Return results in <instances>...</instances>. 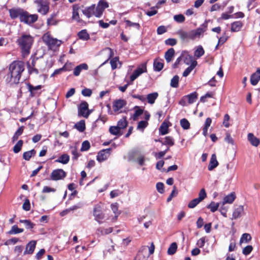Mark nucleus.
I'll return each instance as SVG.
<instances>
[{
	"instance_id": "ddd939ff",
	"label": "nucleus",
	"mask_w": 260,
	"mask_h": 260,
	"mask_svg": "<svg viewBox=\"0 0 260 260\" xmlns=\"http://www.w3.org/2000/svg\"><path fill=\"white\" fill-rule=\"evenodd\" d=\"M111 148H108L101 150L98 153L96 156L97 160L100 162L106 160L109 157L111 154Z\"/></svg>"
},
{
	"instance_id": "f8f14e48",
	"label": "nucleus",
	"mask_w": 260,
	"mask_h": 260,
	"mask_svg": "<svg viewBox=\"0 0 260 260\" xmlns=\"http://www.w3.org/2000/svg\"><path fill=\"white\" fill-rule=\"evenodd\" d=\"M24 12L23 9L19 8H14L9 10L10 16L12 19L19 17L20 20H21V16L23 15Z\"/></svg>"
},
{
	"instance_id": "473e14b6",
	"label": "nucleus",
	"mask_w": 260,
	"mask_h": 260,
	"mask_svg": "<svg viewBox=\"0 0 260 260\" xmlns=\"http://www.w3.org/2000/svg\"><path fill=\"white\" fill-rule=\"evenodd\" d=\"M121 129L118 127V126H111L110 127L109 131V133L115 136H120L121 135L120 133Z\"/></svg>"
},
{
	"instance_id": "4d7b16f0",
	"label": "nucleus",
	"mask_w": 260,
	"mask_h": 260,
	"mask_svg": "<svg viewBox=\"0 0 260 260\" xmlns=\"http://www.w3.org/2000/svg\"><path fill=\"white\" fill-rule=\"evenodd\" d=\"M111 209L114 212V213L116 215L115 217L117 218L118 215L120 214V212L118 211V205L117 203H114L111 205Z\"/></svg>"
},
{
	"instance_id": "13d9d810",
	"label": "nucleus",
	"mask_w": 260,
	"mask_h": 260,
	"mask_svg": "<svg viewBox=\"0 0 260 260\" xmlns=\"http://www.w3.org/2000/svg\"><path fill=\"white\" fill-rule=\"evenodd\" d=\"M125 22L126 23V26L134 27L136 28L137 29H139V28H140V24L138 23L132 22L128 20H125Z\"/></svg>"
},
{
	"instance_id": "de8ad7c7",
	"label": "nucleus",
	"mask_w": 260,
	"mask_h": 260,
	"mask_svg": "<svg viewBox=\"0 0 260 260\" xmlns=\"http://www.w3.org/2000/svg\"><path fill=\"white\" fill-rule=\"evenodd\" d=\"M219 206V203H215L214 202H211V203L208 205L207 207L208 209H209L211 212H214L217 210Z\"/></svg>"
},
{
	"instance_id": "f03ea898",
	"label": "nucleus",
	"mask_w": 260,
	"mask_h": 260,
	"mask_svg": "<svg viewBox=\"0 0 260 260\" xmlns=\"http://www.w3.org/2000/svg\"><path fill=\"white\" fill-rule=\"evenodd\" d=\"M108 4L105 0H101L96 7L95 5H92L82 10V12L88 18L92 16L100 18L105 9L108 8Z\"/></svg>"
},
{
	"instance_id": "cd10ccee",
	"label": "nucleus",
	"mask_w": 260,
	"mask_h": 260,
	"mask_svg": "<svg viewBox=\"0 0 260 260\" xmlns=\"http://www.w3.org/2000/svg\"><path fill=\"white\" fill-rule=\"evenodd\" d=\"M135 161H137L140 166L144 165L145 158L144 156L137 153H136V156H131Z\"/></svg>"
},
{
	"instance_id": "680f3d73",
	"label": "nucleus",
	"mask_w": 260,
	"mask_h": 260,
	"mask_svg": "<svg viewBox=\"0 0 260 260\" xmlns=\"http://www.w3.org/2000/svg\"><path fill=\"white\" fill-rule=\"evenodd\" d=\"M90 143L88 141H84L82 144L81 151H85L88 150L90 148Z\"/></svg>"
},
{
	"instance_id": "412c9836",
	"label": "nucleus",
	"mask_w": 260,
	"mask_h": 260,
	"mask_svg": "<svg viewBox=\"0 0 260 260\" xmlns=\"http://www.w3.org/2000/svg\"><path fill=\"white\" fill-rule=\"evenodd\" d=\"M247 139L252 145L255 147H257L259 145L260 143L259 140L255 137L253 134L249 133L248 134Z\"/></svg>"
},
{
	"instance_id": "6ab92c4d",
	"label": "nucleus",
	"mask_w": 260,
	"mask_h": 260,
	"mask_svg": "<svg viewBox=\"0 0 260 260\" xmlns=\"http://www.w3.org/2000/svg\"><path fill=\"white\" fill-rule=\"evenodd\" d=\"M260 80V69L257 70L256 72L252 74L250 78V82L252 85H255Z\"/></svg>"
},
{
	"instance_id": "a19ab883",
	"label": "nucleus",
	"mask_w": 260,
	"mask_h": 260,
	"mask_svg": "<svg viewBox=\"0 0 260 260\" xmlns=\"http://www.w3.org/2000/svg\"><path fill=\"white\" fill-rule=\"evenodd\" d=\"M162 144L172 146L174 145V140L170 136L166 137L164 141L162 142Z\"/></svg>"
},
{
	"instance_id": "ea45409f",
	"label": "nucleus",
	"mask_w": 260,
	"mask_h": 260,
	"mask_svg": "<svg viewBox=\"0 0 260 260\" xmlns=\"http://www.w3.org/2000/svg\"><path fill=\"white\" fill-rule=\"evenodd\" d=\"M168 124L166 122H163L159 127V131L161 135H165L168 133Z\"/></svg>"
},
{
	"instance_id": "2eb2a0df",
	"label": "nucleus",
	"mask_w": 260,
	"mask_h": 260,
	"mask_svg": "<svg viewBox=\"0 0 260 260\" xmlns=\"http://www.w3.org/2000/svg\"><path fill=\"white\" fill-rule=\"evenodd\" d=\"M126 105V102L124 100H117L113 102V109L114 112H117L121 110Z\"/></svg>"
},
{
	"instance_id": "e2e57ef3",
	"label": "nucleus",
	"mask_w": 260,
	"mask_h": 260,
	"mask_svg": "<svg viewBox=\"0 0 260 260\" xmlns=\"http://www.w3.org/2000/svg\"><path fill=\"white\" fill-rule=\"evenodd\" d=\"M174 20L179 23L183 22L185 20L184 16L182 14L176 15L174 16Z\"/></svg>"
},
{
	"instance_id": "c85d7f7f",
	"label": "nucleus",
	"mask_w": 260,
	"mask_h": 260,
	"mask_svg": "<svg viewBox=\"0 0 260 260\" xmlns=\"http://www.w3.org/2000/svg\"><path fill=\"white\" fill-rule=\"evenodd\" d=\"M175 53V50L173 48H170L165 53V57L167 62H170L173 57Z\"/></svg>"
},
{
	"instance_id": "864d4df0",
	"label": "nucleus",
	"mask_w": 260,
	"mask_h": 260,
	"mask_svg": "<svg viewBox=\"0 0 260 260\" xmlns=\"http://www.w3.org/2000/svg\"><path fill=\"white\" fill-rule=\"evenodd\" d=\"M135 108H137V110L135 111L133 115L134 120H137L138 117L140 116L143 112V110L140 109L139 107L136 106Z\"/></svg>"
},
{
	"instance_id": "a878e982",
	"label": "nucleus",
	"mask_w": 260,
	"mask_h": 260,
	"mask_svg": "<svg viewBox=\"0 0 260 260\" xmlns=\"http://www.w3.org/2000/svg\"><path fill=\"white\" fill-rule=\"evenodd\" d=\"M56 16V14L53 13L52 14L50 17L48 18L47 20V26H51V25H56L59 21L55 19Z\"/></svg>"
},
{
	"instance_id": "b1692460",
	"label": "nucleus",
	"mask_w": 260,
	"mask_h": 260,
	"mask_svg": "<svg viewBox=\"0 0 260 260\" xmlns=\"http://www.w3.org/2000/svg\"><path fill=\"white\" fill-rule=\"evenodd\" d=\"M78 10L79 7L78 6H73L72 18L78 23H82L83 21L80 18Z\"/></svg>"
},
{
	"instance_id": "7ed1b4c3",
	"label": "nucleus",
	"mask_w": 260,
	"mask_h": 260,
	"mask_svg": "<svg viewBox=\"0 0 260 260\" xmlns=\"http://www.w3.org/2000/svg\"><path fill=\"white\" fill-rule=\"evenodd\" d=\"M17 42L21 49L23 57H25L30 53L33 38L29 35H23L17 39Z\"/></svg>"
},
{
	"instance_id": "0eeeda50",
	"label": "nucleus",
	"mask_w": 260,
	"mask_h": 260,
	"mask_svg": "<svg viewBox=\"0 0 260 260\" xmlns=\"http://www.w3.org/2000/svg\"><path fill=\"white\" fill-rule=\"evenodd\" d=\"M208 22L206 21L200 27L190 30L192 40L200 38L203 33L207 30Z\"/></svg>"
},
{
	"instance_id": "4c0bfd02",
	"label": "nucleus",
	"mask_w": 260,
	"mask_h": 260,
	"mask_svg": "<svg viewBox=\"0 0 260 260\" xmlns=\"http://www.w3.org/2000/svg\"><path fill=\"white\" fill-rule=\"evenodd\" d=\"M205 51L203 47L201 45L197 47L196 50L194 53V56L199 58L204 54Z\"/></svg>"
},
{
	"instance_id": "338daca9",
	"label": "nucleus",
	"mask_w": 260,
	"mask_h": 260,
	"mask_svg": "<svg viewBox=\"0 0 260 260\" xmlns=\"http://www.w3.org/2000/svg\"><path fill=\"white\" fill-rule=\"evenodd\" d=\"M252 249V246H247L243 249L242 252L244 255H248L251 252Z\"/></svg>"
},
{
	"instance_id": "37998d69",
	"label": "nucleus",
	"mask_w": 260,
	"mask_h": 260,
	"mask_svg": "<svg viewBox=\"0 0 260 260\" xmlns=\"http://www.w3.org/2000/svg\"><path fill=\"white\" fill-rule=\"evenodd\" d=\"M36 151L32 149L30 151L25 152L23 154V158L26 160H29L32 156L35 155Z\"/></svg>"
},
{
	"instance_id": "69168bd1",
	"label": "nucleus",
	"mask_w": 260,
	"mask_h": 260,
	"mask_svg": "<svg viewBox=\"0 0 260 260\" xmlns=\"http://www.w3.org/2000/svg\"><path fill=\"white\" fill-rule=\"evenodd\" d=\"M165 43L167 45L174 46L177 44V40L175 39L169 38L165 41Z\"/></svg>"
},
{
	"instance_id": "5fc2aeb1",
	"label": "nucleus",
	"mask_w": 260,
	"mask_h": 260,
	"mask_svg": "<svg viewBox=\"0 0 260 260\" xmlns=\"http://www.w3.org/2000/svg\"><path fill=\"white\" fill-rule=\"evenodd\" d=\"M207 197V193L204 188L201 189L199 193V197L197 198L200 202L203 201Z\"/></svg>"
},
{
	"instance_id": "f3484780",
	"label": "nucleus",
	"mask_w": 260,
	"mask_h": 260,
	"mask_svg": "<svg viewBox=\"0 0 260 260\" xmlns=\"http://www.w3.org/2000/svg\"><path fill=\"white\" fill-rule=\"evenodd\" d=\"M36 241L32 240L30 241L26 246V249L24 252V254H32L36 248Z\"/></svg>"
},
{
	"instance_id": "393cba45",
	"label": "nucleus",
	"mask_w": 260,
	"mask_h": 260,
	"mask_svg": "<svg viewBox=\"0 0 260 260\" xmlns=\"http://www.w3.org/2000/svg\"><path fill=\"white\" fill-rule=\"evenodd\" d=\"M243 26V23L240 21H235L231 24V31L232 32H237L241 30Z\"/></svg>"
},
{
	"instance_id": "79ce46f5",
	"label": "nucleus",
	"mask_w": 260,
	"mask_h": 260,
	"mask_svg": "<svg viewBox=\"0 0 260 260\" xmlns=\"http://www.w3.org/2000/svg\"><path fill=\"white\" fill-rule=\"evenodd\" d=\"M75 128H76L79 132H83L85 129V121L83 120H82L80 121L79 122H77L75 125Z\"/></svg>"
},
{
	"instance_id": "2f4dec72",
	"label": "nucleus",
	"mask_w": 260,
	"mask_h": 260,
	"mask_svg": "<svg viewBox=\"0 0 260 260\" xmlns=\"http://www.w3.org/2000/svg\"><path fill=\"white\" fill-rule=\"evenodd\" d=\"M113 231V228H108L106 229H103L102 228H100L97 229L96 230V234L98 235H107L111 233H112Z\"/></svg>"
},
{
	"instance_id": "7c9ffc66",
	"label": "nucleus",
	"mask_w": 260,
	"mask_h": 260,
	"mask_svg": "<svg viewBox=\"0 0 260 260\" xmlns=\"http://www.w3.org/2000/svg\"><path fill=\"white\" fill-rule=\"evenodd\" d=\"M110 64L112 70H115L117 68H119L121 66V63L119 60V57H115L113 58L110 60Z\"/></svg>"
},
{
	"instance_id": "0e129e2a",
	"label": "nucleus",
	"mask_w": 260,
	"mask_h": 260,
	"mask_svg": "<svg viewBox=\"0 0 260 260\" xmlns=\"http://www.w3.org/2000/svg\"><path fill=\"white\" fill-rule=\"evenodd\" d=\"M19 241V239L17 238H13L7 240L5 242V245H9L11 244H15Z\"/></svg>"
},
{
	"instance_id": "f704fd0d",
	"label": "nucleus",
	"mask_w": 260,
	"mask_h": 260,
	"mask_svg": "<svg viewBox=\"0 0 260 260\" xmlns=\"http://www.w3.org/2000/svg\"><path fill=\"white\" fill-rule=\"evenodd\" d=\"M24 231L23 229L19 228L17 225H14L12 226L11 229L8 232L10 235H15L17 234L22 233Z\"/></svg>"
},
{
	"instance_id": "6e6d98bb",
	"label": "nucleus",
	"mask_w": 260,
	"mask_h": 260,
	"mask_svg": "<svg viewBox=\"0 0 260 260\" xmlns=\"http://www.w3.org/2000/svg\"><path fill=\"white\" fill-rule=\"evenodd\" d=\"M201 202L197 198L191 200L188 204L189 208H194L196 207Z\"/></svg>"
},
{
	"instance_id": "e433bc0d",
	"label": "nucleus",
	"mask_w": 260,
	"mask_h": 260,
	"mask_svg": "<svg viewBox=\"0 0 260 260\" xmlns=\"http://www.w3.org/2000/svg\"><path fill=\"white\" fill-rule=\"evenodd\" d=\"M70 159V157L68 154H64L61 155L57 159L55 160L56 162H60L63 164H67Z\"/></svg>"
},
{
	"instance_id": "a211bd4d",
	"label": "nucleus",
	"mask_w": 260,
	"mask_h": 260,
	"mask_svg": "<svg viewBox=\"0 0 260 260\" xmlns=\"http://www.w3.org/2000/svg\"><path fill=\"white\" fill-rule=\"evenodd\" d=\"M236 197L235 192H233L226 196L223 200L222 205L223 206L225 204H232L235 200Z\"/></svg>"
},
{
	"instance_id": "1a4fd4ad",
	"label": "nucleus",
	"mask_w": 260,
	"mask_h": 260,
	"mask_svg": "<svg viewBox=\"0 0 260 260\" xmlns=\"http://www.w3.org/2000/svg\"><path fill=\"white\" fill-rule=\"evenodd\" d=\"M90 113L88 103L86 102H82L78 108V115L87 118Z\"/></svg>"
},
{
	"instance_id": "c9c22d12",
	"label": "nucleus",
	"mask_w": 260,
	"mask_h": 260,
	"mask_svg": "<svg viewBox=\"0 0 260 260\" xmlns=\"http://www.w3.org/2000/svg\"><path fill=\"white\" fill-rule=\"evenodd\" d=\"M78 36L80 39L84 41H87L90 38L89 34L85 29L82 30L79 32Z\"/></svg>"
},
{
	"instance_id": "9b49d317",
	"label": "nucleus",
	"mask_w": 260,
	"mask_h": 260,
	"mask_svg": "<svg viewBox=\"0 0 260 260\" xmlns=\"http://www.w3.org/2000/svg\"><path fill=\"white\" fill-rule=\"evenodd\" d=\"M147 71L146 64L143 63L141 64L137 70H136L130 77V80L133 82L136 78H137L142 73Z\"/></svg>"
},
{
	"instance_id": "bf43d9fd",
	"label": "nucleus",
	"mask_w": 260,
	"mask_h": 260,
	"mask_svg": "<svg viewBox=\"0 0 260 260\" xmlns=\"http://www.w3.org/2000/svg\"><path fill=\"white\" fill-rule=\"evenodd\" d=\"M104 51L105 52H106L107 54H108V59H107V60L103 64H104L105 62L108 61V60L110 58L112 57L114 55V53H113V50L110 48H109V47L106 48L105 49H104Z\"/></svg>"
},
{
	"instance_id": "774afa93",
	"label": "nucleus",
	"mask_w": 260,
	"mask_h": 260,
	"mask_svg": "<svg viewBox=\"0 0 260 260\" xmlns=\"http://www.w3.org/2000/svg\"><path fill=\"white\" fill-rule=\"evenodd\" d=\"M157 190L160 193L164 192V185L161 182H158L156 185Z\"/></svg>"
},
{
	"instance_id": "c03bdc74",
	"label": "nucleus",
	"mask_w": 260,
	"mask_h": 260,
	"mask_svg": "<svg viewBox=\"0 0 260 260\" xmlns=\"http://www.w3.org/2000/svg\"><path fill=\"white\" fill-rule=\"evenodd\" d=\"M177 249V245L176 243H172L168 249V254L169 255H173L176 252Z\"/></svg>"
},
{
	"instance_id": "8fccbe9b",
	"label": "nucleus",
	"mask_w": 260,
	"mask_h": 260,
	"mask_svg": "<svg viewBox=\"0 0 260 260\" xmlns=\"http://www.w3.org/2000/svg\"><path fill=\"white\" fill-rule=\"evenodd\" d=\"M23 142L22 140H20L18 141L16 144L13 147V151L14 153H18L21 149V148L23 145Z\"/></svg>"
},
{
	"instance_id": "a18cd8bd",
	"label": "nucleus",
	"mask_w": 260,
	"mask_h": 260,
	"mask_svg": "<svg viewBox=\"0 0 260 260\" xmlns=\"http://www.w3.org/2000/svg\"><path fill=\"white\" fill-rule=\"evenodd\" d=\"M164 67V64L162 62L157 60H155L153 62V67L155 71H160L162 70Z\"/></svg>"
},
{
	"instance_id": "f257e3e1",
	"label": "nucleus",
	"mask_w": 260,
	"mask_h": 260,
	"mask_svg": "<svg viewBox=\"0 0 260 260\" xmlns=\"http://www.w3.org/2000/svg\"><path fill=\"white\" fill-rule=\"evenodd\" d=\"M24 70L23 62L14 61L9 66V72L7 74L6 80L11 84H17L19 82L22 73Z\"/></svg>"
},
{
	"instance_id": "423d86ee",
	"label": "nucleus",
	"mask_w": 260,
	"mask_h": 260,
	"mask_svg": "<svg viewBox=\"0 0 260 260\" xmlns=\"http://www.w3.org/2000/svg\"><path fill=\"white\" fill-rule=\"evenodd\" d=\"M37 5V11L42 15H46L49 11V3L47 0H35Z\"/></svg>"
},
{
	"instance_id": "603ef678",
	"label": "nucleus",
	"mask_w": 260,
	"mask_h": 260,
	"mask_svg": "<svg viewBox=\"0 0 260 260\" xmlns=\"http://www.w3.org/2000/svg\"><path fill=\"white\" fill-rule=\"evenodd\" d=\"M180 125L184 129H188L190 127L189 121L185 118H183L180 120Z\"/></svg>"
},
{
	"instance_id": "052dcab7",
	"label": "nucleus",
	"mask_w": 260,
	"mask_h": 260,
	"mask_svg": "<svg viewBox=\"0 0 260 260\" xmlns=\"http://www.w3.org/2000/svg\"><path fill=\"white\" fill-rule=\"evenodd\" d=\"M148 124V123L146 121H141L138 123L137 129L143 131L144 129L147 126Z\"/></svg>"
},
{
	"instance_id": "c756f323",
	"label": "nucleus",
	"mask_w": 260,
	"mask_h": 260,
	"mask_svg": "<svg viewBox=\"0 0 260 260\" xmlns=\"http://www.w3.org/2000/svg\"><path fill=\"white\" fill-rule=\"evenodd\" d=\"M158 96V93L156 92L148 94L147 95V100L148 103L151 105L155 103V101L157 98Z\"/></svg>"
},
{
	"instance_id": "20e7f679",
	"label": "nucleus",
	"mask_w": 260,
	"mask_h": 260,
	"mask_svg": "<svg viewBox=\"0 0 260 260\" xmlns=\"http://www.w3.org/2000/svg\"><path fill=\"white\" fill-rule=\"evenodd\" d=\"M93 215L94 220L99 224L104 222L106 216L104 213V204L103 203L100 202L94 206Z\"/></svg>"
},
{
	"instance_id": "58836bf2",
	"label": "nucleus",
	"mask_w": 260,
	"mask_h": 260,
	"mask_svg": "<svg viewBox=\"0 0 260 260\" xmlns=\"http://www.w3.org/2000/svg\"><path fill=\"white\" fill-rule=\"evenodd\" d=\"M27 87H28V89L30 93V96H35V94L34 91L36 90H39V89H41L42 86V85H40L36 86H34L32 85H31L30 84H28L27 85Z\"/></svg>"
},
{
	"instance_id": "49530a36",
	"label": "nucleus",
	"mask_w": 260,
	"mask_h": 260,
	"mask_svg": "<svg viewBox=\"0 0 260 260\" xmlns=\"http://www.w3.org/2000/svg\"><path fill=\"white\" fill-rule=\"evenodd\" d=\"M23 129L24 126H22L17 130L12 138V140L13 142L17 140L19 137L22 134Z\"/></svg>"
},
{
	"instance_id": "3c124183",
	"label": "nucleus",
	"mask_w": 260,
	"mask_h": 260,
	"mask_svg": "<svg viewBox=\"0 0 260 260\" xmlns=\"http://www.w3.org/2000/svg\"><path fill=\"white\" fill-rule=\"evenodd\" d=\"M179 77L177 75H175L171 80L170 85L172 87L177 88L178 86Z\"/></svg>"
},
{
	"instance_id": "dca6fc26",
	"label": "nucleus",
	"mask_w": 260,
	"mask_h": 260,
	"mask_svg": "<svg viewBox=\"0 0 260 260\" xmlns=\"http://www.w3.org/2000/svg\"><path fill=\"white\" fill-rule=\"evenodd\" d=\"M188 58L190 60L191 64L183 73L184 77H187L197 65V61L193 60L191 56H189Z\"/></svg>"
},
{
	"instance_id": "4468645a",
	"label": "nucleus",
	"mask_w": 260,
	"mask_h": 260,
	"mask_svg": "<svg viewBox=\"0 0 260 260\" xmlns=\"http://www.w3.org/2000/svg\"><path fill=\"white\" fill-rule=\"evenodd\" d=\"M176 34L183 41H188L190 40H192L190 30L185 31L182 29H179L177 31Z\"/></svg>"
},
{
	"instance_id": "6e6552de",
	"label": "nucleus",
	"mask_w": 260,
	"mask_h": 260,
	"mask_svg": "<svg viewBox=\"0 0 260 260\" xmlns=\"http://www.w3.org/2000/svg\"><path fill=\"white\" fill-rule=\"evenodd\" d=\"M38 19L37 14H30L28 12L24 11L20 21L27 24H31L35 22Z\"/></svg>"
},
{
	"instance_id": "09e8293b",
	"label": "nucleus",
	"mask_w": 260,
	"mask_h": 260,
	"mask_svg": "<svg viewBox=\"0 0 260 260\" xmlns=\"http://www.w3.org/2000/svg\"><path fill=\"white\" fill-rule=\"evenodd\" d=\"M251 240V237L250 234L247 233L243 234L240 239V243L243 242L247 243Z\"/></svg>"
},
{
	"instance_id": "5701e85b",
	"label": "nucleus",
	"mask_w": 260,
	"mask_h": 260,
	"mask_svg": "<svg viewBox=\"0 0 260 260\" xmlns=\"http://www.w3.org/2000/svg\"><path fill=\"white\" fill-rule=\"evenodd\" d=\"M88 68V67L86 63H81L75 68L74 75L75 76H78L82 70H87Z\"/></svg>"
},
{
	"instance_id": "aec40b11",
	"label": "nucleus",
	"mask_w": 260,
	"mask_h": 260,
	"mask_svg": "<svg viewBox=\"0 0 260 260\" xmlns=\"http://www.w3.org/2000/svg\"><path fill=\"white\" fill-rule=\"evenodd\" d=\"M244 214V207L243 206H239L236 208L233 213V218L237 219Z\"/></svg>"
},
{
	"instance_id": "bb28decb",
	"label": "nucleus",
	"mask_w": 260,
	"mask_h": 260,
	"mask_svg": "<svg viewBox=\"0 0 260 260\" xmlns=\"http://www.w3.org/2000/svg\"><path fill=\"white\" fill-rule=\"evenodd\" d=\"M198 99V94L194 92L189 94L185 96V99H187L188 104H191L194 103Z\"/></svg>"
},
{
	"instance_id": "72a5a7b5",
	"label": "nucleus",
	"mask_w": 260,
	"mask_h": 260,
	"mask_svg": "<svg viewBox=\"0 0 260 260\" xmlns=\"http://www.w3.org/2000/svg\"><path fill=\"white\" fill-rule=\"evenodd\" d=\"M127 125V121L126 120V117L125 116L123 117L117 122V126L120 129L125 128Z\"/></svg>"
},
{
	"instance_id": "4be33fe9",
	"label": "nucleus",
	"mask_w": 260,
	"mask_h": 260,
	"mask_svg": "<svg viewBox=\"0 0 260 260\" xmlns=\"http://www.w3.org/2000/svg\"><path fill=\"white\" fill-rule=\"evenodd\" d=\"M218 165V162L216 159V156L215 154H213L211 156L208 169L211 171L215 168Z\"/></svg>"
},
{
	"instance_id": "39448f33",
	"label": "nucleus",
	"mask_w": 260,
	"mask_h": 260,
	"mask_svg": "<svg viewBox=\"0 0 260 260\" xmlns=\"http://www.w3.org/2000/svg\"><path fill=\"white\" fill-rule=\"evenodd\" d=\"M42 40L48 48L52 50L57 48L62 43L61 40L53 38L49 32L45 33L43 36Z\"/></svg>"
},
{
	"instance_id": "9d476101",
	"label": "nucleus",
	"mask_w": 260,
	"mask_h": 260,
	"mask_svg": "<svg viewBox=\"0 0 260 260\" xmlns=\"http://www.w3.org/2000/svg\"><path fill=\"white\" fill-rule=\"evenodd\" d=\"M66 176V173L61 169L54 170L50 175V179L54 181H57L63 179Z\"/></svg>"
}]
</instances>
